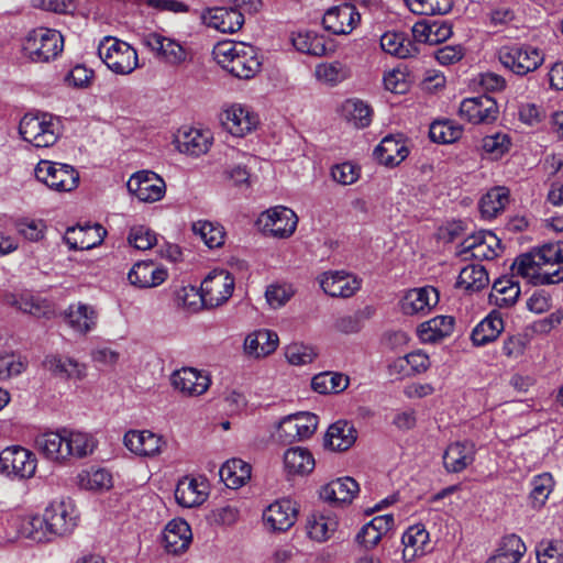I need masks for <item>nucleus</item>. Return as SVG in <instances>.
Returning <instances> with one entry per match:
<instances>
[{
    "mask_svg": "<svg viewBox=\"0 0 563 563\" xmlns=\"http://www.w3.org/2000/svg\"><path fill=\"white\" fill-rule=\"evenodd\" d=\"M511 272L512 276H521L533 284L563 282V241L519 255L511 265Z\"/></svg>",
    "mask_w": 563,
    "mask_h": 563,
    "instance_id": "f257e3e1",
    "label": "nucleus"
},
{
    "mask_svg": "<svg viewBox=\"0 0 563 563\" xmlns=\"http://www.w3.org/2000/svg\"><path fill=\"white\" fill-rule=\"evenodd\" d=\"M212 54L221 68L239 79L255 77L262 67L258 49L244 42H219Z\"/></svg>",
    "mask_w": 563,
    "mask_h": 563,
    "instance_id": "f03ea898",
    "label": "nucleus"
},
{
    "mask_svg": "<svg viewBox=\"0 0 563 563\" xmlns=\"http://www.w3.org/2000/svg\"><path fill=\"white\" fill-rule=\"evenodd\" d=\"M234 277L227 271H213L202 280L200 290L192 286L183 287L179 298L184 305L191 307L196 300H188L189 297L198 298L205 307L214 308L227 302L234 290Z\"/></svg>",
    "mask_w": 563,
    "mask_h": 563,
    "instance_id": "7ed1b4c3",
    "label": "nucleus"
},
{
    "mask_svg": "<svg viewBox=\"0 0 563 563\" xmlns=\"http://www.w3.org/2000/svg\"><path fill=\"white\" fill-rule=\"evenodd\" d=\"M63 49V35L57 30L48 27H36L30 31L22 43L24 56L33 63L55 60Z\"/></svg>",
    "mask_w": 563,
    "mask_h": 563,
    "instance_id": "20e7f679",
    "label": "nucleus"
},
{
    "mask_svg": "<svg viewBox=\"0 0 563 563\" xmlns=\"http://www.w3.org/2000/svg\"><path fill=\"white\" fill-rule=\"evenodd\" d=\"M19 132L34 147H49L60 135V121L49 113L25 114L20 121Z\"/></svg>",
    "mask_w": 563,
    "mask_h": 563,
    "instance_id": "39448f33",
    "label": "nucleus"
},
{
    "mask_svg": "<svg viewBox=\"0 0 563 563\" xmlns=\"http://www.w3.org/2000/svg\"><path fill=\"white\" fill-rule=\"evenodd\" d=\"M98 55L118 75H129L139 67L136 51L129 43L115 37L106 36L98 46Z\"/></svg>",
    "mask_w": 563,
    "mask_h": 563,
    "instance_id": "423d86ee",
    "label": "nucleus"
},
{
    "mask_svg": "<svg viewBox=\"0 0 563 563\" xmlns=\"http://www.w3.org/2000/svg\"><path fill=\"white\" fill-rule=\"evenodd\" d=\"M503 66L518 76L537 70L543 63V53L529 44L505 45L498 52Z\"/></svg>",
    "mask_w": 563,
    "mask_h": 563,
    "instance_id": "0eeeda50",
    "label": "nucleus"
},
{
    "mask_svg": "<svg viewBox=\"0 0 563 563\" xmlns=\"http://www.w3.org/2000/svg\"><path fill=\"white\" fill-rule=\"evenodd\" d=\"M35 177L56 191H70L78 186L79 174L70 165L41 161L35 167Z\"/></svg>",
    "mask_w": 563,
    "mask_h": 563,
    "instance_id": "6e6552de",
    "label": "nucleus"
},
{
    "mask_svg": "<svg viewBox=\"0 0 563 563\" xmlns=\"http://www.w3.org/2000/svg\"><path fill=\"white\" fill-rule=\"evenodd\" d=\"M297 223L298 218L296 213L283 206H277L262 212L256 221V224L264 234L279 239L292 235Z\"/></svg>",
    "mask_w": 563,
    "mask_h": 563,
    "instance_id": "1a4fd4ad",
    "label": "nucleus"
},
{
    "mask_svg": "<svg viewBox=\"0 0 563 563\" xmlns=\"http://www.w3.org/2000/svg\"><path fill=\"white\" fill-rule=\"evenodd\" d=\"M49 536H67L77 526L78 514L70 499L52 501L44 510Z\"/></svg>",
    "mask_w": 563,
    "mask_h": 563,
    "instance_id": "9d476101",
    "label": "nucleus"
},
{
    "mask_svg": "<svg viewBox=\"0 0 563 563\" xmlns=\"http://www.w3.org/2000/svg\"><path fill=\"white\" fill-rule=\"evenodd\" d=\"M35 470V455L22 446H9L0 453V472L7 476L19 479L31 478Z\"/></svg>",
    "mask_w": 563,
    "mask_h": 563,
    "instance_id": "9b49d317",
    "label": "nucleus"
},
{
    "mask_svg": "<svg viewBox=\"0 0 563 563\" xmlns=\"http://www.w3.org/2000/svg\"><path fill=\"white\" fill-rule=\"evenodd\" d=\"M318 416L301 411L283 418L277 429L278 440L283 443H294L310 438L317 430Z\"/></svg>",
    "mask_w": 563,
    "mask_h": 563,
    "instance_id": "f8f14e48",
    "label": "nucleus"
},
{
    "mask_svg": "<svg viewBox=\"0 0 563 563\" xmlns=\"http://www.w3.org/2000/svg\"><path fill=\"white\" fill-rule=\"evenodd\" d=\"M130 194L142 202L159 201L166 192L164 179L151 170L136 172L126 184Z\"/></svg>",
    "mask_w": 563,
    "mask_h": 563,
    "instance_id": "ddd939ff",
    "label": "nucleus"
},
{
    "mask_svg": "<svg viewBox=\"0 0 563 563\" xmlns=\"http://www.w3.org/2000/svg\"><path fill=\"white\" fill-rule=\"evenodd\" d=\"M170 385L186 397L203 395L211 385L210 375L195 367H181L170 375Z\"/></svg>",
    "mask_w": 563,
    "mask_h": 563,
    "instance_id": "4468645a",
    "label": "nucleus"
},
{
    "mask_svg": "<svg viewBox=\"0 0 563 563\" xmlns=\"http://www.w3.org/2000/svg\"><path fill=\"white\" fill-rule=\"evenodd\" d=\"M459 114L473 124H489L498 117V106L495 99L486 95L467 98L461 102Z\"/></svg>",
    "mask_w": 563,
    "mask_h": 563,
    "instance_id": "2eb2a0df",
    "label": "nucleus"
},
{
    "mask_svg": "<svg viewBox=\"0 0 563 563\" xmlns=\"http://www.w3.org/2000/svg\"><path fill=\"white\" fill-rule=\"evenodd\" d=\"M142 44L150 48L157 58L170 65H179L186 60L185 48L175 40L151 32L143 35Z\"/></svg>",
    "mask_w": 563,
    "mask_h": 563,
    "instance_id": "dca6fc26",
    "label": "nucleus"
},
{
    "mask_svg": "<svg viewBox=\"0 0 563 563\" xmlns=\"http://www.w3.org/2000/svg\"><path fill=\"white\" fill-rule=\"evenodd\" d=\"M360 21L361 15L351 3L330 8L322 19L324 27L336 35L350 34Z\"/></svg>",
    "mask_w": 563,
    "mask_h": 563,
    "instance_id": "f3484780",
    "label": "nucleus"
},
{
    "mask_svg": "<svg viewBox=\"0 0 563 563\" xmlns=\"http://www.w3.org/2000/svg\"><path fill=\"white\" fill-rule=\"evenodd\" d=\"M202 23L222 33H234L244 24L243 13L233 8H209L201 12Z\"/></svg>",
    "mask_w": 563,
    "mask_h": 563,
    "instance_id": "a211bd4d",
    "label": "nucleus"
},
{
    "mask_svg": "<svg viewBox=\"0 0 563 563\" xmlns=\"http://www.w3.org/2000/svg\"><path fill=\"white\" fill-rule=\"evenodd\" d=\"M298 509L291 499L271 504L263 514L264 523L273 531H287L297 519Z\"/></svg>",
    "mask_w": 563,
    "mask_h": 563,
    "instance_id": "6ab92c4d",
    "label": "nucleus"
},
{
    "mask_svg": "<svg viewBox=\"0 0 563 563\" xmlns=\"http://www.w3.org/2000/svg\"><path fill=\"white\" fill-rule=\"evenodd\" d=\"M320 287L331 297L347 298L361 287V282L343 271L325 272L318 278Z\"/></svg>",
    "mask_w": 563,
    "mask_h": 563,
    "instance_id": "aec40b11",
    "label": "nucleus"
},
{
    "mask_svg": "<svg viewBox=\"0 0 563 563\" xmlns=\"http://www.w3.org/2000/svg\"><path fill=\"white\" fill-rule=\"evenodd\" d=\"M208 484L203 478L185 476L178 481L175 489V499L185 508L202 505L208 498Z\"/></svg>",
    "mask_w": 563,
    "mask_h": 563,
    "instance_id": "412c9836",
    "label": "nucleus"
},
{
    "mask_svg": "<svg viewBox=\"0 0 563 563\" xmlns=\"http://www.w3.org/2000/svg\"><path fill=\"white\" fill-rule=\"evenodd\" d=\"M123 442L129 451L140 456H155L165 445L162 437L148 430H130L124 434Z\"/></svg>",
    "mask_w": 563,
    "mask_h": 563,
    "instance_id": "4be33fe9",
    "label": "nucleus"
},
{
    "mask_svg": "<svg viewBox=\"0 0 563 563\" xmlns=\"http://www.w3.org/2000/svg\"><path fill=\"white\" fill-rule=\"evenodd\" d=\"M106 230L100 224L70 227L66 230L64 242L70 250H90L100 245Z\"/></svg>",
    "mask_w": 563,
    "mask_h": 563,
    "instance_id": "5701e85b",
    "label": "nucleus"
},
{
    "mask_svg": "<svg viewBox=\"0 0 563 563\" xmlns=\"http://www.w3.org/2000/svg\"><path fill=\"white\" fill-rule=\"evenodd\" d=\"M257 123V117L241 104H233L223 112L222 124L233 136L246 135L256 128Z\"/></svg>",
    "mask_w": 563,
    "mask_h": 563,
    "instance_id": "b1692460",
    "label": "nucleus"
},
{
    "mask_svg": "<svg viewBox=\"0 0 563 563\" xmlns=\"http://www.w3.org/2000/svg\"><path fill=\"white\" fill-rule=\"evenodd\" d=\"M175 144L180 153L199 156L210 148L212 135L209 131L199 129H180L175 136Z\"/></svg>",
    "mask_w": 563,
    "mask_h": 563,
    "instance_id": "393cba45",
    "label": "nucleus"
},
{
    "mask_svg": "<svg viewBox=\"0 0 563 563\" xmlns=\"http://www.w3.org/2000/svg\"><path fill=\"white\" fill-rule=\"evenodd\" d=\"M167 276L166 268L155 265L152 261H141L132 266L128 279L135 287L152 288L163 284Z\"/></svg>",
    "mask_w": 563,
    "mask_h": 563,
    "instance_id": "a878e982",
    "label": "nucleus"
},
{
    "mask_svg": "<svg viewBox=\"0 0 563 563\" xmlns=\"http://www.w3.org/2000/svg\"><path fill=\"white\" fill-rule=\"evenodd\" d=\"M191 541V529L185 520L174 519L167 523L163 533V542L168 553L177 555L187 551Z\"/></svg>",
    "mask_w": 563,
    "mask_h": 563,
    "instance_id": "bb28decb",
    "label": "nucleus"
},
{
    "mask_svg": "<svg viewBox=\"0 0 563 563\" xmlns=\"http://www.w3.org/2000/svg\"><path fill=\"white\" fill-rule=\"evenodd\" d=\"M476 448L472 441L451 443L444 452L443 464L448 472L460 473L475 460Z\"/></svg>",
    "mask_w": 563,
    "mask_h": 563,
    "instance_id": "cd10ccee",
    "label": "nucleus"
},
{
    "mask_svg": "<svg viewBox=\"0 0 563 563\" xmlns=\"http://www.w3.org/2000/svg\"><path fill=\"white\" fill-rule=\"evenodd\" d=\"M409 155V148L401 136L387 135L374 150L379 164L387 167L399 165Z\"/></svg>",
    "mask_w": 563,
    "mask_h": 563,
    "instance_id": "c85d7f7f",
    "label": "nucleus"
},
{
    "mask_svg": "<svg viewBox=\"0 0 563 563\" xmlns=\"http://www.w3.org/2000/svg\"><path fill=\"white\" fill-rule=\"evenodd\" d=\"M64 318L75 332L87 334L96 328L98 312L92 306L78 301L68 306Z\"/></svg>",
    "mask_w": 563,
    "mask_h": 563,
    "instance_id": "c756f323",
    "label": "nucleus"
},
{
    "mask_svg": "<svg viewBox=\"0 0 563 563\" xmlns=\"http://www.w3.org/2000/svg\"><path fill=\"white\" fill-rule=\"evenodd\" d=\"M439 302V292L432 286L413 288L401 300V310L406 314L428 312Z\"/></svg>",
    "mask_w": 563,
    "mask_h": 563,
    "instance_id": "7c9ffc66",
    "label": "nucleus"
},
{
    "mask_svg": "<svg viewBox=\"0 0 563 563\" xmlns=\"http://www.w3.org/2000/svg\"><path fill=\"white\" fill-rule=\"evenodd\" d=\"M401 543L404 545V561L407 563L412 562L427 553L430 543L429 532L421 523L410 526L404 532Z\"/></svg>",
    "mask_w": 563,
    "mask_h": 563,
    "instance_id": "2f4dec72",
    "label": "nucleus"
},
{
    "mask_svg": "<svg viewBox=\"0 0 563 563\" xmlns=\"http://www.w3.org/2000/svg\"><path fill=\"white\" fill-rule=\"evenodd\" d=\"M338 517L331 510L316 511L307 518L306 530L308 537L317 542H325L336 531Z\"/></svg>",
    "mask_w": 563,
    "mask_h": 563,
    "instance_id": "473e14b6",
    "label": "nucleus"
},
{
    "mask_svg": "<svg viewBox=\"0 0 563 563\" xmlns=\"http://www.w3.org/2000/svg\"><path fill=\"white\" fill-rule=\"evenodd\" d=\"M278 341L276 332L260 329L245 338L243 344L244 352L246 355L254 358L265 357L275 352L278 346Z\"/></svg>",
    "mask_w": 563,
    "mask_h": 563,
    "instance_id": "72a5a7b5",
    "label": "nucleus"
},
{
    "mask_svg": "<svg viewBox=\"0 0 563 563\" xmlns=\"http://www.w3.org/2000/svg\"><path fill=\"white\" fill-rule=\"evenodd\" d=\"M358 493V484L352 477L331 481L320 490V497L331 504H349Z\"/></svg>",
    "mask_w": 563,
    "mask_h": 563,
    "instance_id": "f704fd0d",
    "label": "nucleus"
},
{
    "mask_svg": "<svg viewBox=\"0 0 563 563\" xmlns=\"http://www.w3.org/2000/svg\"><path fill=\"white\" fill-rule=\"evenodd\" d=\"M35 444L37 450L47 460L59 463L67 461L65 429L38 435L35 440Z\"/></svg>",
    "mask_w": 563,
    "mask_h": 563,
    "instance_id": "c9c22d12",
    "label": "nucleus"
},
{
    "mask_svg": "<svg viewBox=\"0 0 563 563\" xmlns=\"http://www.w3.org/2000/svg\"><path fill=\"white\" fill-rule=\"evenodd\" d=\"M44 366L52 374L62 378L82 379L86 376L85 364L65 355L54 354L46 356Z\"/></svg>",
    "mask_w": 563,
    "mask_h": 563,
    "instance_id": "e433bc0d",
    "label": "nucleus"
},
{
    "mask_svg": "<svg viewBox=\"0 0 563 563\" xmlns=\"http://www.w3.org/2000/svg\"><path fill=\"white\" fill-rule=\"evenodd\" d=\"M382 49L398 58L413 57L419 53L417 45L404 32L388 31L380 36Z\"/></svg>",
    "mask_w": 563,
    "mask_h": 563,
    "instance_id": "4c0bfd02",
    "label": "nucleus"
},
{
    "mask_svg": "<svg viewBox=\"0 0 563 563\" xmlns=\"http://www.w3.org/2000/svg\"><path fill=\"white\" fill-rule=\"evenodd\" d=\"M284 471L288 476L306 475L313 471L314 459L308 449L289 448L283 455Z\"/></svg>",
    "mask_w": 563,
    "mask_h": 563,
    "instance_id": "58836bf2",
    "label": "nucleus"
},
{
    "mask_svg": "<svg viewBox=\"0 0 563 563\" xmlns=\"http://www.w3.org/2000/svg\"><path fill=\"white\" fill-rule=\"evenodd\" d=\"M454 318L437 316L418 327V335L424 343H434L450 336L454 330Z\"/></svg>",
    "mask_w": 563,
    "mask_h": 563,
    "instance_id": "ea45409f",
    "label": "nucleus"
},
{
    "mask_svg": "<svg viewBox=\"0 0 563 563\" xmlns=\"http://www.w3.org/2000/svg\"><path fill=\"white\" fill-rule=\"evenodd\" d=\"M451 35V26L443 21H419L412 26V36L420 43L434 45L448 40Z\"/></svg>",
    "mask_w": 563,
    "mask_h": 563,
    "instance_id": "a19ab883",
    "label": "nucleus"
},
{
    "mask_svg": "<svg viewBox=\"0 0 563 563\" xmlns=\"http://www.w3.org/2000/svg\"><path fill=\"white\" fill-rule=\"evenodd\" d=\"M504 331V320L499 312L493 311L484 318L472 331L474 345L484 346L495 341Z\"/></svg>",
    "mask_w": 563,
    "mask_h": 563,
    "instance_id": "79ce46f5",
    "label": "nucleus"
},
{
    "mask_svg": "<svg viewBox=\"0 0 563 563\" xmlns=\"http://www.w3.org/2000/svg\"><path fill=\"white\" fill-rule=\"evenodd\" d=\"M355 440L353 426L346 421H338L329 427L324 445L332 451H345L353 445Z\"/></svg>",
    "mask_w": 563,
    "mask_h": 563,
    "instance_id": "37998d69",
    "label": "nucleus"
},
{
    "mask_svg": "<svg viewBox=\"0 0 563 563\" xmlns=\"http://www.w3.org/2000/svg\"><path fill=\"white\" fill-rule=\"evenodd\" d=\"M219 475L227 487L236 489L251 478V465L240 459H232L221 466Z\"/></svg>",
    "mask_w": 563,
    "mask_h": 563,
    "instance_id": "c03bdc74",
    "label": "nucleus"
},
{
    "mask_svg": "<svg viewBox=\"0 0 563 563\" xmlns=\"http://www.w3.org/2000/svg\"><path fill=\"white\" fill-rule=\"evenodd\" d=\"M526 550L525 543L518 536H506L503 538L496 553L486 563H518Z\"/></svg>",
    "mask_w": 563,
    "mask_h": 563,
    "instance_id": "a18cd8bd",
    "label": "nucleus"
},
{
    "mask_svg": "<svg viewBox=\"0 0 563 563\" xmlns=\"http://www.w3.org/2000/svg\"><path fill=\"white\" fill-rule=\"evenodd\" d=\"M66 433V457L82 459L90 455L97 445L96 440L92 435L65 429Z\"/></svg>",
    "mask_w": 563,
    "mask_h": 563,
    "instance_id": "49530a36",
    "label": "nucleus"
},
{
    "mask_svg": "<svg viewBox=\"0 0 563 563\" xmlns=\"http://www.w3.org/2000/svg\"><path fill=\"white\" fill-rule=\"evenodd\" d=\"M431 363L428 354L418 350L397 358L393 368L402 376H412L424 373L429 369Z\"/></svg>",
    "mask_w": 563,
    "mask_h": 563,
    "instance_id": "de8ad7c7",
    "label": "nucleus"
},
{
    "mask_svg": "<svg viewBox=\"0 0 563 563\" xmlns=\"http://www.w3.org/2000/svg\"><path fill=\"white\" fill-rule=\"evenodd\" d=\"M488 284V274L479 264H471L462 268L456 282V286L466 291H479Z\"/></svg>",
    "mask_w": 563,
    "mask_h": 563,
    "instance_id": "09e8293b",
    "label": "nucleus"
},
{
    "mask_svg": "<svg viewBox=\"0 0 563 563\" xmlns=\"http://www.w3.org/2000/svg\"><path fill=\"white\" fill-rule=\"evenodd\" d=\"M77 484L87 490H108L112 487L111 473L101 467H89L77 475Z\"/></svg>",
    "mask_w": 563,
    "mask_h": 563,
    "instance_id": "8fccbe9b",
    "label": "nucleus"
},
{
    "mask_svg": "<svg viewBox=\"0 0 563 563\" xmlns=\"http://www.w3.org/2000/svg\"><path fill=\"white\" fill-rule=\"evenodd\" d=\"M509 202V190L506 187H495L488 190L479 201L482 216L486 219L497 217Z\"/></svg>",
    "mask_w": 563,
    "mask_h": 563,
    "instance_id": "3c124183",
    "label": "nucleus"
},
{
    "mask_svg": "<svg viewBox=\"0 0 563 563\" xmlns=\"http://www.w3.org/2000/svg\"><path fill=\"white\" fill-rule=\"evenodd\" d=\"M291 42L298 52L318 57L327 54L324 37L314 32L303 31L295 33L291 36Z\"/></svg>",
    "mask_w": 563,
    "mask_h": 563,
    "instance_id": "603ef678",
    "label": "nucleus"
},
{
    "mask_svg": "<svg viewBox=\"0 0 563 563\" xmlns=\"http://www.w3.org/2000/svg\"><path fill=\"white\" fill-rule=\"evenodd\" d=\"M192 232L198 235L209 249H217L224 244V228L208 220H198L192 223Z\"/></svg>",
    "mask_w": 563,
    "mask_h": 563,
    "instance_id": "864d4df0",
    "label": "nucleus"
},
{
    "mask_svg": "<svg viewBox=\"0 0 563 563\" xmlns=\"http://www.w3.org/2000/svg\"><path fill=\"white\" fill-rule=\"evenodd\" d=\"M342 112L346 121L355 128H366L372 122V109L362 100H346L342 106Z\"/></svg>",
    "mask_w": 563,
    "mask_h": 563,
    "instance_id": "5fc2aeb1",
    "label": "nucleus"
},
{
    "mask_svg": "<svg viewBox=\"0 0 563 563\" xmlns=\"http://www.w3.org/2000/svg\"><path fill=\"white\" fill-rule=\"evenodd\" d=\"M349 385V378L340 373L323 372L313 376L311 387L319 394H336Z\"/></svg>",
    "mask_w": 563,
    "mask_h": 563,
    "instance_id": "6e6d98bb",
    "label": "nucleus"
},
{
    "mask_svg": "<svg viewBox=\"0 0 563 563\" xmlns=\"http://www.w3.org/2000/svg\"><path fill=\"white\" fill-rule=\"evenodd\" d=\"M554 487V479L550 473H542L531 479L530 503L532 508H542Z\"/></svg>",
    "mask_w": 563,
    "mask_h": 563,
    "instance_id": "4d7b16f0",
    "label": "nucleus"
},
{
    "mask_svg": "<svg viewBox=\"0 0 563 563\" xmlns=\"http://www.w3.org/2000/svg\"><path fill=\"white\" fill-rule=\"evenodd\" d=\"M463 129L450 120L434 121L429 129L430 140L434 143L450 144L457 141Z\"/></svg>",
    "mask_w": 563,
    "mask_h": 563,
    "instance_id": "13d9d810",
    "label": "nucleus"
},
{
    "mask_svg": "<svg viewBox=\"0 0 563 563\" xmlns=\"http://www.w3.org/2000/svg\"><path fill=\"white\" fill-rule=\"evenodd\" d=\"M495 302L499 307H510L519 298L520 286L510 278H500L493 285Z\"/></svg>",
    "mask_w": 563,
    "mask_h": 563,
    "instance_id": "bf43d9fd",
    "label": "nucleus"
},
{
    "mask_svg": "<svg viewBox=\"0 0 563 563\" xmlns=\"http://www.w3.org/2000/svg\"><path fill=\"white\" fill-rule=\"evenodd\" d=\"M409 10L415 14L433 15L446 14L452 10V0H405Z\"/></svg>",
    "mask_w": 563,
    "mask_h": 563,
    "instance_id": "052dcab7",
    "label": "nucleus"
},
{
    "mask_svg": "<svg viewBox=\"0 0 563 563\" xmlns=\"http://www.w3.org/2000/svg\"><path fill=\"white\" fill-rule=\"evenodd\" d=\"M26 361L14 352L0 353V380L10 379L21 375L26 368Z\"/></svg>",
    "mask_w": 563,
    "mask_h": 563,
    "instance_id": "680f3d73",
    "label": "nucleus"
},
{
    "mask_svg": "<svg viewBox=\"0 0 563 563\" xmlns=\"http://www.w3.org/2000/svg\"><path fill=\"white\" fill-rule=\"evenodd\" d=\"M296 290L291 284L274 283L266 287L265 298L273 309L284 307L295 295Z\"/></svg>",
    "mask_w": 563,
    "mask_h": 563,
    "instance_id": "e2e57ef3",
    "label": "nucleus"
},
{
    "mask_svg": "<svg viewBox=\"0 0 563 563\" xmlns=\"http://www.w3.org/2000/svg\"><path fill=\"white\" fill-rule=\"evenodd\" d=\"M316 76L319 80L336 85L350 76V70L340 62L323 63L316 67Z\"/></svg>",
    "mask_w": 563,
    "mask_h": 563,
    "instance_id": "0e129e2a",
    "label": "nucleus"
},
{
    "mask_svg": "<svg viewBox=\"0 0 563 563\" xmlns=\"http://www.w3.org/2000/svg\"><path fill=\"white\" fill-rule=\"evenodd\" d=\"M285 356L289 364L302 366L312 363L317 352L312 346L302 343H291L286 347Z\"/></svg>",
    "mask_w": 563,
    "mask_h": 563,
    "instance_id": "69168bd1",
    "label": "nucleus"
},
{
    "mask_svg": "<svg viewBox=\"0 0 563 563\" xmlns=\"http://www.w3.org/2000/svg\"><path fill=\"white\" fill-rule=\"evenodd\" d=\"M128 242L136 250L146 251L156 244L157 238L155 232L150 228L145 225H136L131 228L128 235Z\"/></svg>",
    "mask_w": 563,
    "mask_h": 563,
    "instance_id": "338daca9",
    "label": "nucleus"
},
{
    "mask_svg": "<svg viewBox=\"0 0 563 563\" xmlns=\"http://www.w3.org/2000/svg\"><path fill=\"white\" fill-rule=\"evenodd\" d=\"M539 563H563V542L543 541L537 548Z\"/></svg>",
    "mask_w": 563,
    "mask_h": 563,
    "instance_id": "774afa93",
    "label": "nucleus"
}]
</instances>
